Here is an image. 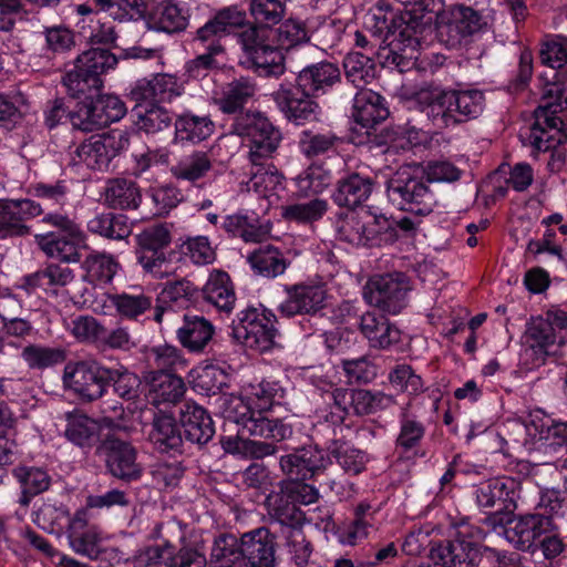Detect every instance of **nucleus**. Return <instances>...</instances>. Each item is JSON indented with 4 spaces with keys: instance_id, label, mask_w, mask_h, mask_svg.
<instances>
[{
    "instance_id": "5",
    "label": "nucleus",
    "mask_w": 567,
    "mask_h": 567,
    "mask_svg": "<svg viewBox=\"0 0 567 567\" xmlns=\"http://www.w3.org/2000/svg\"><path fill=\"white\" fill-rule=\"evenodd\" d=\"M389 200L401 210L415 216H426L436 206L434 190L424 175L410 166L400 167L386 182Z\"/></svg>"
},
{
    "instance_id": "1",
    "label": "nucleus",
    "mask_w": 567,
    "mask_h": 567,
    "mask_svg": "<svg viewBox=\"0 0 567 567\" xmlns=\"http://www.w3.org/2000/svg\"><path fill=\"white\" fill-rule=\"evenodd\" d=\"M28 193L32 198H0V240L31 236L29 221L40 217V223L52 229L33 236L38 249L64 265L81 262L87 236L76 218L64 210L70 194L66 181L32 183Z\"/></svg>"
},
{
    "instance_id": "58",
    "label": "nucleus",
    "mask_w": 567,
    "mask_h": 567,
    "mask_svg": "<svg viewBox=\"0 0 567 567\" xmlns=\"http://www.w3.org/2000/svg\"><path fill=\"white\" fill-rule=\"evenodd\" d=\"M425 435V425L416 415L404 409L400 414V432L395 441L396 449L409 452L416 449Z\"/></svg>"
},
{
    "instance_id": "50",
    "label": "nucleus",
    "mask_w": 567,
    "mask_h": 567,
    "mask_svg": "<svg viewBox=\"0 0 567 567\" xmlns=\"http://www.w3.org/2000/svg\"><path fill=\"white\" fill-rule=\"evenodd\" d=\"M228 449L235 451L236 454L241 455L247 458H256L261 460L267 456L275 455L278 451L284 450L288 451L290 447L297 444V434L293 431V439L289 441L288 444L285 442H276L274 440L268 441H257L249 440L246 437L245 442L236 443L234 441H225Z\"/></svg>"
},
{
    "instance_id": "49",
    "label": "nucleus",
    "mask_w": 567,
    "mask_h": 567,
    "mask_svg": "<svg viewBox=\"0 0 567 567\" xmlns=\"http://www.w3.org/2000/svg\"><path fill=\"white\" fill-rule=\"evenodd\" d=\"M213 122L208 115L197 116L192 112H184L175 120V138L192 143H199L213 133Z\"/></svg>"
},
{
    "instance_id": "27",
    "label": "nucleus",
    "mask_w": 567,
    "mask_h": 567,
    "mask_svg": "<svg viewBox=\"0 0 567 567\" xmlns=\"http://www.w3.org/2000/svg\"><path fill=\"white\" fill-rule=\"evenodd\" d=\"M561 341L563 337L553 331V327L542 316L532 318L526 329L527 347L524 350L526 362L532 360L529 368L543 365L549 348Z\"/></svg>"
},
{
    "instance_id": "41",
    "label": "nucleus",
    "mask_w": 567,
    "mask_h": 567,
    "mask_svg": "<svg viewBox=\"0 0 567 567\" xmlns=\"http://www.w3.org/2000/svg\"><path fill=\"white\" fill-rule=\"evenodd\" d=\"M179 343L190 352H202L213 338V324L202 316L184 315L176 331Z\"/></svg>"
},
{
    "instance_id": "56",
    "label": "nucleus",
    "mask_w": 567,
    "mask_h": 567,
    "mask_svg": "<svg viewBox=\"0 0 567 567\" xmlns=\"http://www.w3.org/2000/svg\"><path fill=\"white\" fill-rule=\"evenodd\" d=\"M215 567H243L241 539L236 535L220 533L215 538Z\"/></svg>"
},
{
    "instance_id": "30",
    "label": "nucleus",
    "mask_w": 567,
    "mask_h": 567,
    "mask_svg": "<svg viewBox=\"0 0 567 567\" xmlns=\"http://www.w3.org/2000/svg\"><path fill=\"white\" fill-rule=\"evenodd\" d=\"M360 332L373 349L388 350L401 340V331L385 316L367 311L360 318Z\"/></svg>"
},
{
    "instance_id": "33",
    "label": "nucleus",
    "mask_w": 567,
    "mask_h": 567,
    "mask_svg": "<svg viewBox=\"0 0 567 567\" xmlns=\"http://www.w3.org/2000/svg\"><path fill=\"white\" fill-rule=\"evenodd\" d=\"M548 416L532 414L528 421H514L506 427L508 440L514 444L534 450L538 443L548 442Z\"/></svg>"
},
{
    "instance_id": "22",
    "label": "nucleus",
    "mask_w": 567,
    "mask_h": 567,
    "mask_svg": "<svg viewBox=\"0 0 567 567\" xmlns=\"http://www.w3.org/2000/svg\"><path fill=\"white\" fill-rule=\"evenodd\" d=\"M435 567H474L481 561L476 543L456 537L433 545L429 554Z\"/></svg>"
},
{
    "instance_id": "36",
    "label": "nucleus",
    "mask_w": 567,
    "mask_h": 567,
    "mask_svg": "<svg viewBox=\"0 0 567 567\" xmlns=\"http://www.w3.org/2000/svg\"><path fill=\"white\" fill-rule=\"evenodd\" d=\"M352 116L367 128L383 122L389 116L384 97L372 90H359L353 99Z\"/></svg>"
},
{
    "instance_id": "54",
    "label": "nucleus",
    "mask_w": 567,
    "mask_h": 567,
    "mask_svg": "<svg viewBox=\"0 0 567 567\" xmlns=\"http://www.w3.org/2000/svg\"><path fill=\"white\" fill-rule=\"evenodd\" d=\"M107 388L125 401H134L140 396L142 381L140 377L124 365L107 369Z\"/></svg>"
},
{
    "instance_id": "6",
    "label": "nucleus",
    "mask_w": 567,
    "mask_h": 567,
    "mask_svg": "<svg viewBox=\"0 0 567 567\" xmlns=\"http://www.w3.org/2000/svg\"><path fill=\"white\" fill-rule=\"evenodd\" d=\"M277 317L264 306L248 307L238 313V322L233 321L231 336L244 347L266 352L276 346Z\"/></svg>"
},
{
    "instance_id": "46",
    "label": "nucleus",
    "mask_w": 567,
    "mask_h": 567,
    "mask_svg": "<svg viewBox=\"0 0 567 567\" xmlns=\"http://www.w3.org/2000/svg\"><path fill=\"white\" fill-rule=\"evenodd\" d=\"M90 233L112 240L126 239L132 234V223L124 214L102 213L87 221Z\"/></svg>"
},
{
    "instance_id": "2",
    "label": "nucleus",
    "mask_w": 567,
    "mask_h": 567,
    "mask_svg": "<svg viewBox=\"0 0 567 567\" xmlns=\"http://www.w3.org/2000/svg\"><path fill=\"white\" fill-rule=\"evenodd\" d=\"M218 410L223 417L219 443L226 453L236 454L225 441L245 442L247 436H259L288 444L293 439V426L282 419H268L256 415L243 398L221 393Z\"/></svg>"
},
{
    "instance_id": "24",
    "label": "nucleus",
    "mask_w": 567,
    "mask_h": 567,
    "mask_svg": "<svg viewBox=\"0 0 567 567\" xmlns=\"http://www.w3.org/2000/svg\"><path fill=\"white\" fill-rule=\"evenodd\" d=\"M286 299L280 303L282 316L315 315L324 307L327 292L320 285L295 284L285 287Z\"/></svg>"
},
{
    "instance_id": "11",
    "label": "nucleus",
    "mask_w": 567,
    "mask_h": 567,
    "mask_svg": "<svg viewBox=\"0 0 567 567\" xmlns=\"http://www.w3.org/2000/svg\"><path fill=\"white\" fill-rule=\"evenodd\" d=\"M126 113L127 107L117 95L102 94L100 91L91 101L76 103L72 127L85 133L94 132L118 122Z\"/></svg>"
},
{
    "instance_id": "12",
    "label": "nucleus",
    "mask_w": 567,
    "mask_h": 567,
    "mask_svg": "<svg viewBox=\"0 0 567 567\" xmlns=\"http://www.w3.org/2000/svg\"><path fill=\"white\" fill-rule=\"evenodd\" d=\"M96 455L104 462L106 472L122 482L131 483L142 476L137 451L128 441L107 434L96 446Z\"/></svg>"
},
{
    "instance_id": "4",
    "label": "nucleus",
    "mask_w": 567,
    "mask_h": 567,
    "mask_svg": "<svg viewBox=\"0 0 567 567\" xmlns=\"http://www.w3.org/2000/svg\"><path fill=\"white\" fill-rule=\"evenodd\" d=\"M117 64V58L110 49L92 48L80 54L74 68L63 76V85L70 97L89 102L103 89L101 75Z\"/></svg>"
},
{
    "instance_id": "20",
    "label": "nucleus",
    "mask_w": 567,
    "mask_h": 567,
    "mask_svg": "<svg viewBox=\"0 0 567 567\" xmlns=\"http://www.w3.org/2000/svg\"><path fill=\"white\" fill-rule=\"evenodd\" d=\"M518 483L511 477H496L473 487V495L478 507L498 512L516 509Z\"/></svg>"
},
{
    "instance_id": "48",
    "label": "nucleus",
    "mask_w": 567,
    "mask_h": 567,
    "mask_svg": "<svg viewBox=\"0 0 567 567\" xmlns=\"http://www.w3.org/2000/svg\"><path fill=\"white\" fill-rule=\"evenodd\" d=\"M247 260L258 275L266 278H276L282 275L289 265L284 254L272 245L256 249L247 257Z\"/></svg>"
},
{
    "instance_id": "39",
    "label": "nucleus",
    "mask_w": 567,
    "mask_h": 567,
    "mask_svg": "<svg viewBox=\"0 0 567 567\" xmlns=\"http://www.w3.org/2000/svg\"><path fill=\"white\" fill-rule=\"evenodd\" d=\"M148 383V399L155 406L176 404L186 391L183 379L173 372L154 371L151 373Z\"/></svg>"
},
{
    "instance_id": "62",
    "label": "nucleus",
    "mask_w": 567,
    "mask_h": 567,
    "mask_svg": "<svg viewBox=\"0 0 567 567\" xmlns=\"http://www.w3.org/2000/svg\"><path fill=\"white\" fill-rule=\"evenodd\" d=\"M352 411L355 415H368L384 410L394 403L392 395L365 389H351Z\"/></svg>"
},
{
    "instance_id": "45",
    "label": "nucleus",
    "mask_w": 567,
    "mask_h": 567,
    "mask_svg": "<svg viewBox=\"0 0 567 567\" xmlns=\"http://www.w3.org/2000/svg\"><path fill=\"white\" fill-rule=\"evenodd\" d=\"M134 102L132 116L135 117L134 124L140 131L146 134H154L171 125L172 116L161 104L151 101Z\"/></svg>"
},
{
    "instance_id": "18",
    "label": "nucleus",
    "mask_w": 567,
    "mask_h": 567,
    "mask_svg": "<svg viewBox=\"0 0 567 567\" xmlns=\"http://www.w3.org/2000/svg\"><path fill=\"white\" fill-rule=\"evenodd\" d=\"M91 515L87 508H79L69 519L66 538L71 549L90 560H97L104 551L102 548V529L90 524Z\"/></svg>"
},
{
    "instance_id": "63",
    "label": "nucleus",
    "mask_w": 567,
    "mask_h": 567,
    "mask_svg": "<svg viewBox=\"0 0 567 567\" xmlns=\"http://www.w3.org/2000/svg\"><path fill=\"white\" fill-rule=\"evenodd\" d=\"M148 365L156 371L173 372L185 369L186 360L179 349L173 346L164 344L151 348L146 353Z\"/></svg>"
},
{
    "instance_id": "8",
    "label": "nucleus",
    "mask_w": 567,
    "mask_h": 567,
    "mask_svg": "<svg viewBox=\"0 0 567 567\" xmlns=\"http://www.w3.org/2000/svg\"><path fill=\"white\" fill-rule=\"evenodd\" d=\"M402 96L437 128L457 124L454 111L453 90H444L432 83H423L413 89H404Z\"/></svg>"
},
{
    "instance_id": "60",
    "label": "nucleus",
    "mask_w": 567,
    "mask_h": 567,
    "mask_svg": "<svg viewBox=\"0 0 567 567\" xmlns=\"http://www.w3.org/2000/svg\"><path fill=\"white\" fill-rule=\"evenodd\" d=\"M212 168V159L206 152L196 151L171 167L176 179L195 182Z\"/></svg>"
},
{
    "instance_id": "40",
    "label": "nucleus",
    "mask_w": 567,
    "mask_h": 567,
    "mask_svg": "<svg viewBox=\"0 0 567 567\" xmlns=\"http://www.w3.org/2000/svg\"><path fill=\"white\" fill-rule=\"evenodd\" d=\"M372 189L373 182L370 177L352 173L338 181L332 198L340 207L354 208L370 197Z\"/></svg>"
},
{
    "instance_id": "16",
    "label": "nucleus",
    "mask_w": 567,
    "mask_h": 567,
    "mask_svg": "<svg viewBox=\"0 0 567 567\" xmlns=\"http://www.w3.org/2000/svg\"><path fill=\"white\" fill-rule=\"evenodd\" d=\"M171 240V231L164 225L150 226L136 236V258L146 272L158 278L169 274L164 250Z\"/></svg>"
},
{
    "instance_id": "47",
    "label": "nucleus",
    "mask_w": 567,
    "mask_h": 567,
    "mask_svg": "<svg viewBox=\"0 0 567 567\" xmlns=\"http://www.w3.org/2000/svg\"><path fill=\"white\" fill-rule=\"evenodd\" d=\"M20 357L29 370L44 371L62 364L66 360V352L61 347L29 343L22 347Z\"/></svg>"
},
{
    "instance_id": "15",
    "label": "nucleus",
    "mask_w": 567,
    "mask_h": 567,
    "mask_svg": "<svg viewBox=\"0 0 567 567\" xmlns=\"http://www.w3.org/2000/svg\"><path fill=\"white\" fill-rule=\"evenodd\" d=\"M443 13V0H419L400 16L390 12L388 21L400 29L401 35H406L405 45H420L424 32L439 23Z\"/></svg>"
},
{
    "instance_id": "10",
    "label": "nucleus",
    "mask_w": 567,
    "mask_h": 567,
    "mask_svg": "<svg viewBox=\"0 0 567 567\" xmlns=\"http://www.w3.org/2000/svg\"><path fill=\"white\" fill-rule=\"evenodd\" d=\"M130 146L128 133L113 130L106 134L93 135L82 142L74 151L72 161L83 164L92 171H106L114 157Z\"/></svg>"
},
{
    "instance_id": "31",
    "label": "nucleus",
    "mask_w": 567,
    "mask_h": 567,
    "mask_svg": "<svg viewBox=\"0 0 567 567\" xmlns=\"http://www.w3.org/2000/svg\"><path fill=\"white\" fill-rule=\"evenodd\" d=\"M341 79L339 68L330 62H320L302 69L297 76V85L306 95L324 94Z\"/></svg>"
},
{
    "instance_id": "55",
    "label": "nucleus",
    "mask_w": 567,
    "mask_h": 567,
    "mask_svg": "<svg viewBox=\"0 0 567 567\" xmlns=\"http://www.w3.org/2000/svg\"><path fill=\"white\" fill-rule=\"evenodd\" d=\"M86 278L95 285H105L113 280L118 262L107 254L91 252L82 261Z\"/></svg>"
},
{
    "instance_id": "43",
    "label": "nucleus",
    "mask_w": 567,
    "mask_h": 567,
    "mask_svg": "<svg viewBox=\"0 0 567 567\" xmlns=\"http://www.w3.org/2000/svg\"><path fill=\"white\" fill-rule=\"evenodd\" d=\"M148 439L154 449L161 453L181 452L183 445L181 430L174 417L169 415H155Z\"/></svg>"
},
{
    "instance_id": "38",
    "label": "nucleus",
    "mask_w": 567,
    "mask_h": 567,
    "mask_svg": "<svg viewBox=\"0 0 567 567\" xmlns=\"http://www.w3.org/2000/svg\"><path fill=\"white\" fill-rule=\"evenodd\" d=\"M64 437L73 445L90 451L100 441L99 423L84 413L69 412L65 415Z\"/></svg>"
},
{
    "instance_id": "34",
    "label": "nucleus",
    "mask_w": 567,
    "mask_h": 567,
    "mask_svg": "<svg viewBox=\"0 0 567 567\" xmlns=\"http://www.w3.org/2000/svg\"><path fill=\"white\" fill-rule=\"evenodd\" d=\"M12 475L20 486L18 504L22 507H28L35 496L47 492L52 484V476L41 466H17Z\"/></svg>"
},
{
    "instance_id": "51",
    "label": "nucleus",
    "mask_w": 567,
    "mask_h": 567,
    "mask_svg": "<svg viewBox=\"0 0 567 567\" xmlns=\"http://www.w3.org/2000/svg\"><path fill=\"white\" fill-rule=\"evenodd\" d=\"M346 79L357 89H365L375 78L374 61L360 52H350L343 59Z\"/></svg>"
},
{
    "instance_id": "26",
    "label": "nucleus",
    "mask_w": 567,
    "mask_h": 567,
    "mask_svg": "<svg viewBox=\"0 0 567 567\" xmlns=\"http://www.w3.org/2000/svg\"><path fill=\"white\" fill-rule=\"evenodd\" d=\"M186 524L176 518L158 523L154 527V534L164 539V545L148 546L142 550L134 559L135 567H158L165 559V554L171 556V549L176 546V542L183 543L185 539Z\"/></svg>"
},
{
    "instance_id": "7",
    "label": "nucleus",
    "mask_w": 567,
    "mask_h": 567,
    "mask_svg": "<svg viewBox=\"0 0 567 567\" xmlns=\"http://www.w3.org/2000/svg\"><path fill=\"white\" fill-rule=\"evenodd\" d=\"M268 33L267 29L259 25H249L235 32L254 71L259 76L278 78L286 71L285 56L279 47L269 42Z\"/></svg>"
},
{
    "instance_id": "59",
    "label": "nucleus",
    "mask_w": 567,
    "mask_h": 567,
    "mask_svg": "<svg viewBox=\"0 0 567 567\" xmlns=\"http://www.w3.org/2000/svg\"><path fill=\"white\" fill-rule=\"evenodd\" d=\"M255 92L256 86L250 80L241 78L233 81L224 90L223 99L219 102L220 110L225 114L238 112L254 96Z\"/></svg>"
},
{
    "instance_id": "35",
    "label": "nucleus",
    "mask_w": 567,
    "mask_h": 567,
    "mask_svg": "<svg viewBox=\"0 0 567 567\" xmlns=\"http://www.w3.org/2000/svg\"><path fill=\"white\" fill-rule=\"evenodd\" d=\"M288 482H281L278 491H272L265 499L270 517L289 528L301 523L303 516L291 494Z\"/></svg>"
},
{
    "instance_id": "17",
    "label": "nucleus",
    "mask_w": 567,
    "mask_h": 567,
    "mask_svg": "<svg viewBox=\"0 0 567 567\" xmlns=\"http://www.w3.org/2000/svg\"><path fill=\"white\" fill-rule=\"evenodd\" d=\"M388 218L373 215L370 210L347 216L339 227L340 238L355 246H381L385 244L384 230Z\"/></svg>"
},
{
    "instance_id": "44",
    "label": "nucleus",
    "mask_w": 567,
    "mask_h": 567,
    "mask_svg": "<svg viewBox=\"0 0 567 567\" xmlns=\"http://www.w3.org/2000/svg\"><path fill=\"white\" fill-rule=\"evenodd\" d=\"M111 305L117 315L126 320L137 321L143 315L152 309L153 298L142 288H134L131 291L107 295Z\"/></svg>"
},
{
    "instance_id": "21",
    "label": "nucleus",
    "mask_w": 567,
    "mask_h": 567,
    "mask_svg": "<svg viewBox=\"0 0 567 567\" xmlns=\"http://www.w3.org/2000/svg\"><path fill=\"white\" fill-rule=\"evenodd\" d=\"M553 518L544 514H528L508 520L506 539L520 550L532 549L540 538L554 529Z\"/></svg>"
},
{
    "instance_id": "13",
    "label": "nucleus",
    "mask_w": 567,
    "mask_h": 567,
    "mask_svg": "<svg viewBox=\"0 0 567 567\" xmlns=\"http://www.w3.org/2000/svg\"><path fill=\"white\" fill-rule=\"evenodd\" d=\"M238 135L248 140V158L250 163L268 161L281 141L280 132L260 113L246 114L234 125Z\"/></svg>"
},
{
    "instance_id": "29",
    "label": "nucleus",
    "mask_w": 567,
    "mask_h": 567,
    "mask_svg": "<svg viewBox=\"0 0 567 567\" xmlns=\"http://www.w3.org/2000/svg\"><path fill=\"white\" fill-rule=\"evenodd\" d=\"M243 563L248 567H276L275 538L266 528L241 536Z\"/></svg>"
},
{
    "instance_id": "28",
    "label": "nucleus",
    "mask_w": 567,
    "mask_h": 567,
    "mask_svg": "<svg viewBox=\"0 0 567 567\" xmlns=\"http://www.w3.org/2000/svg\"><path fill=\"white\" fill-rule=\"evenodd\" d=\"M184 91L175 75L157 74L152 80L142 79L135 82L130 91L132 101H151L154 103L171 102Z\"/></svg>"
},
{
    "instance_id": "3",
    "label": "nucleus",
    "mask_w": 567,
    "mask_h": 567,
    "mask_svg": "<svg viewBox=\"0 0 567 567\" xmlns=\"http://www.w3.org/2000/svg\"><path fill=\"white\" fill-rule=\"evenodd\" d=\"M565 89L560 84L546 86L542 103L534 112L535 121L524 140L538 152L553 151L547 167L550 172H559L564 165L565 156L556 146L566 137L563 132V120L557 115L563 110V102L567 101Z\"/></svg>"
},
{
    "instance_id": "57",
    "label": "nucleus",
    "mask_w": 567,
    "mask_h": 567,
    "mask_svg": "<svg viewBox=\"0 0 567 567\" xmlns=\"http://www.w3.org/2000/svg\"><path fill=\"white\" fill-rule=\"evenodd\" d=\"M199 296L197 287L187 279L167 281L161 292V299L171 308L185 309Z\"/></svg>"
},
{
    "instance_id": "32",
    "label": "nucleus",
    "mask_w": 567,
    "mask_h": 567,
    "mask_svg": "<svg viewBox=\"0 0 567 567\" xmlns=\"http://www.w3.org/2000/svg\"><path fill=\"white\" fill-rule=\"evenodd\" d=\"M179 414L186 440L204 446L213 439V419L204 408L187 401Z\"/></svg>"
},
{
    "instance_id": "23",
    "label": "nucleus",
    "mask_w": 567,
    "mask_h": 567,
    "mask_svg": "<svg viewBox=\"0 0 567 567\" xmlns=\"http://www.w3.org/2000/svg\"><path fill=\"white\" fill-rule=\"evenodd\" d=\"M481 28V16L472 8L458 6L443 13L437 24V32L447 45L457 47L465 38L480 31Z\"/></svg>"
},
{
    "instance_id": "14",
    "label": "nucleus",
    "mask_w": 567,
    "mask_h": 567,
    "mask_svg": "<svg viewBox=\"0 0 567 567\" xmlns=\"http://www.w3.org/2000/svg\"><path fill=\"white\" fill-rule=\"evenodd\" d=\"M107 369L95 360L69 362L64 367L63 382L82 401L93 402L107 392Z\"/></svg>"
},
{
    "instance_id": "53",
    "label": "nucleus",
    "mask_w": 567,
    "mask_h": 567,
    "mask_svg": "<svg viewBox=\"0 0 567 567\" xmlns=\"http://www.w3.org/2000/svg\"><path fill=\"white\" fill-rule=\"evenodd\" d=\"M328 451L346 473L358 475L365 468L368 462L365 452L355 449L348 441L334 439L328 445Z\"/></svg>"
},
{
    "instance_id": "61",
    "label": "nucleus",
    "mask_w": 567,
    "mask_h": 567,
    "mask_svg": "<svg viewBox=\"0 0 567 567\" xmlns=\"http://www.w3.org/2000/svg\"><path fill=\"white\" fill-rule=\"evenodd\" d=\"M457 124L480 116L485 107V96L480 90H453Z\"/></svg>"
},
{
    "instance_id": "42",
    "label": "nucleus",
    "mask_w": 567,
    "mask_h": 567,
    "mask_svg": "<svg viewBox=\"0 0 567 567\" xmlns=\"http://www.w3.org/2000/svg\"><path fill=\"white\" fill-rule=\"evenodd\" d=\"M104 202L113 209H136L142 202L141 189L133 179L113 178L106 184Z\"/></svg>"
},
{
    "instance_id": "64",
    "label": "nucleus",
    "mask_w": 567,
    "mask_h": 567,
    "mask_svg": "<svg viewBox=\"0 0 567 567\" xmlns=\"http://www.w3.org/2000/svg\"><path fill=\"white\" fill-rule=\"evenodd\" d=\"M267 162L251 163L250 178L246 183L248 192L254 190L261 196H266L268 192L274 190L280 183V175L276 167Z\"/></svg>"
},
{
    "instance_id": "52",
    "label": "nucleus",
    "mask_w": 567,
    "mask_h": 567,
    "mask_svg": "<svg viewBox=\"0 0 567 567\" xmlns=\"http://www.w3.org/2000/svg\"><path fill=\"white\" fill-rule=\"evenodd\" d=\"M383 25L380 27L386 29V34L384 41L389 47V53L384 58L385 63L393 64L402 70L403 66L406 65L405 60H410L414 58V52H416L420 45H405L406 35H401L400 29L388 23V16L384 14Z\"/></svg>"
},
{
    "instance_id": "25",
    "label": "nucleus",
    "mask_w": 567,
    "mask_h": 567,
    "mask_svg": "<svg viewBox=\"0 0 567 567\" xmlns=\"http://www.w3.org/2000/svg\"><path fill=\"white\" fill-rule=\"evenodd\" d=\"M311 95L303 94L300 89L280 84L272 93V99L285 117L297 125L311 122L318 118L319 105L310 99Z\"/></svg>"
},
{
    "instance_id": "9",
    "label": "nucleus",
    "mask_w": 567,
    "mask_h": 567,
    "mask_svg": "<svg viewBox=\"0 0 567 567\" xmlns=\"http://www.w3.org/2000/svg\"><path fill=\"white\" fill-rule=\"evenodd\" d=\"M410 280L402 272L373 276L363 289L364 300L389 315H398L408 306Z\"/></svg>"
},
{
    "instance_id": "37",
    "label": "nucleus",
    "mask_w": 567,
    "mask_h": 567,
    "mask_svg": "<svg viewBox=\"0 0 567 567\" xmlns=\"http://www.w3.org/2000/svg\"><path fill=\"white\" fill-rule=\"evenodd\" d=\"M188 10L172 0L162 1L148 14L147 24L155 31L179 33L188 24Z\"/></svg>"
},
{
    "instance_id": "19",
    "label": "nucleus",
    "mask_w": 567,
    "mask_h": 567,
    "mask_svg": "<svg viewBox=\"0 0 567 567\" xmlns=\"http://www.w3.org/2000/svg\"><path fill=\"white\" fill-rule=\"evenodd\" d=\"M297 444L289 450L291 453L280 457L281 471L292 481H306L321 473L328 465L329 460L324 452L317 446L307 445L299 447Z\"/></svg>"
}]
</instances>
